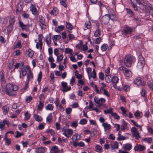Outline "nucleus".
<instances>
[{
    "label": "nucleus",
    "instance_id": "61",
    "mask_svg": "<svg viewBox=\"0 0 153 153\" xmlns=\"http://www.w3.org/2000/svg\"><path fill=\"white\" fill-rule=\"evenodd\" d=\"M113 109L112 108H110L106 110H104V112L105 114H110L111 115V113H112Z\"/></svg>",
    "mask_w": 153,
    "mask_h": 153
},
{
    "label": "nucleus",
    "instance_id": "43",
    "mask_svg": "<svg viewBox=\"0 0 153 153\" xmlns=\"http://www.w3.org/2000/svg\"><path fill=\"white\" fill-rule=\"evenodd\" d=\"M109 17V19H111L112 21H115L117 19L116 15L114 14H110L108 15Z\"/></svg>",
    "mask_w": 153,
    "mask_h": 153
},
{
    "label": "nucleus",
    "instance_id": "41",
    "mask_svg": "<svg viewBox=\"0 0 153 153\" xmlns=\"http://www.w3.org/2000/svg\"><path fill=\"white\" fill-rule=\"evenodd\" d=\"M65 53H69L70 55H72V54L73 53V51L72 49L69 48H66L65 49Z\"/></svg>",
    "mask_w": 153,
    "mask_h": 153
},
{
    "label": "nucleus",
    "instance_id": "15",
    "mask_svg": "<svg viewBox=\"0 0 153 153\" xmlns=\"http://www.w3.org/2000/svg\"><path fill=\"white\" fill-rule=\"evenodd\" d=\"M62 152L63 150L59 149L58 147L56 145L53 146L50 150V153H62Z\"/></svg>",
    "mask_w": 153,
    "mask_h": 153
},
{
    "label": "nucleus",
    "instance_id": "54",
    "mask_svg": "<svg viewBox=\"0 0 153 153\" xmlns=\"http://www.w3.org/2000/svg\"><path fill=\"white\" fill-rule=\"evenodd\" d=\"M28 56L30 58L33 56L34 55V52L33 51L29 48L28 51Z\"/></svg>",
    "mask_w": 153,
    "mask_h": 153
},
{
    "label": "nucleus",
    "instance_id": "50",
    "mask_svg": "<svg viewBox=\"0 0 153 153\" xmlns=\"http://www.w3.org/2000/svg\"><path fill=\"white\" fill-rule=\"evenodd\" d=\"M63 55L61 54L60 55L57 56L56 59V62H58L59 63H60V62L62 61L63 58Z\"/></svg>",
    "mask_w": 153,
    "mask_h": 153
},
{
    "label": "nucleus",
    "instance_id": "27",
    "mask_svg": "<svg viewBox=\"0 0 153 153\" xmlns=\"http://www.w3.org/2000/svg\"><path fill=\"white\" fill-rule=\"evenodd\" d=\"M53 121V118L52 113H51L49 114L46 118V122L47 124H49L52 122Z\"/></svg>",
    "mask_w": 153,
    "mask_h": 153
},
{
    "label": "nucleus",
    "instance_id": "31",
    "mask_svg": "<svg viewBox=\"0 0 153 153\" xmlns=\"http://www.w3.org/2000/svg\"><path fill=\"white\" fill-rule=\"evenodd\" d=\"M89 79L90 80L91 77L94 79H95L97 78L96 72L94 69H93L92 73H91L88 76Z\"/></svg>",
    "mask_w": 153,
    "mask_h": 153
},
{
    "label": "nucleus",
    "instance_id": "2",
    "mask_svg": "<svg viewBox=\"0 0 153 153\" xmlns=\"http://www.w3.org/2000/svg\"><path fill=\"white\" fill-rule=\"evenodd\" d=\"M18 89V87L16 85L12 83H7L5 87L6 94L9 96H13L16 95V91Z\"/></svg>",
    "mask_w": 153,
    "mask_h": 153
},
{
    "label": "nucleus",
    "instance_id": "17",
    "mask_svg": "<svg viewBox=\"0 0 153 153\" xmlns=\"http://www.w3.org/2000/svg\"><path fill=\"white\" fill-rule=\"evenodd\" d=\"M46 150L47 148L43 147L37 148L35 149V152L36 153H45Z\"/></svg>",
    "mask_w": 153,
    "mask_h": 153
},
{
    "label": "nucleus",
    "instance_id": "12",
    "mask_svg": "<svg viewBox=\"0 0 153 153\" xmlns=\"http://www.w3.org/2000/svg\"><path fill=\"white\" fill-rule=\"evenodd\" d=\"M131 132L133 136L135 137L137 139H138L140 138L139 132L136 128L132 127L131 129Z\"/></svg>",
    "mask_w": 153,
    "mask_h": 153
},
{
    "label": "nucleus",
    "instance_id": "25",
    "mask_svg": "<svg viewBox=\"0 0 153 153\" xmlns=\"http://www.w3.org/2000/svg\"><path fill=\"white\" fill-rule=\"evenodd\" d=\"M47 45L50 47L51 44V37L49 35H46L44 39Z\"/></svg>",
    "mask_w": 153,
    "mask_h": 153
},
{
    "label": "nucleus",
    "instance_id": "58",
    "mask_svg": "<svg viewBox=\"0 0 153 153\" xmlns=\"http://www.w3.org/2000/svg\"><path fill=\"white\" fill-rule=\"evenodd\" d=\"M152 140V137H146L143 139V140L145 142H147L149 143H150Z\"/></svg>",
    "mask_w": 153,
    "mask_h": 153
},
{
    "label": "nucleus",
    "instance_id": "16",
    "mask_svg": "<svg viewBox=\"0 0 153 153\" xmlns=\"http://www.w3.org/2000/svg\"><path fill=\"white\" fill-rule=\"evenodd\" d=\"M95 102L97 104L100 105H101L102 104L105 102V99L103 98H99L98 97H95L94 98Z\"/></svg>",
    "mask_w": 153,
    "mask_h": 153
},
{
    "label": "nucleus",
    "instance_id": "18",
    "mask_svg": "<svg viewBox=\"0 0 153 153\" xmlns=\"http://www.w3.org/2000/svg\"><path fill=\"white\" fill-rule=\"evenodd\" d=\"M119 79L116 76H113L112 77L111 82L112 83L114 87L116 88L117 87L116 84L118 82Z\"/></svg>",
    "mask_w": 153,
    "mask_h": 153
},
{
    "label": "nucleus",
    "instance_id": "14",
    "mask_svg": "<svg viewBox=\"0 0 153 153\" xmlns=\"http://www.w3.org/2000/svg\"><path fill=\"white\" fill-rule=\"evenodd\" d=\"M42 39L43 36L42 34H39L38 36L39 42L36 43V48L38 49L40 47V49L42 48Z\"/></svg>",
    "mask_w": 153,
    "mask_h": 153
},
{
    "label": "nucleus",
    "instance_id": "49",
    "mask_svg": "<svg viewBox=\"0 0 153 153\" xmlns=\"http://www.w3.org/2000/svg\"><path fill=\"white\" fill-rule=\"evenodd\" d=\"M120 131L118 133V137L117 138V140L119 141H120L121 140H123L126 139V138L125 136H123L122 135H121L120 132Z\"/></svg>",
    "mask_w": 153,
    "mask_h": 153
},
{
    "label": "nucleus",
    "instance_id": "4",
    "mask_svg": "<svg viewBox=\"0 0 153 153\" xmlns=\"http://www.w3.org/2000/svg\"><path fill=\"white\" fill-rule=\"evenodd\" d=\"M134 29L133 27L126 26L125 27L122 31V35L125 37H128L132 35Z\"/></svg>",
    "mask_w": 153,
    "mask_h": 153
},
{
    "label": "nucleus",
    "instance_id": "24",
    "mask_svg": "<svg viewBox=\"0 0 153 153\" xmlns=\"http://www.w3.org/2000/svg\"><path fill=\"white\" fill-rule=\"evenodd\" d=\"M33 74L32 72V71L31 70L27 74V78L26 81L29 82L30 80L33 79Z\"/></svg>",
    "mask_w": 153,
    "mask_h": 153
},
{
    "label": "nucleus",
    "instance_id": "37",
    "mask_svg": "<svg viewBox=\"0 0 153 153\" xmlns=\"http://www.w3.org/2000/svg\"><path fill=\"white\" fill-rule=\"evenodd\" d=\"M58 13V10L57 8H54L51 11L50 13L53 16H56Z\"/></svg>",
    "mask_w": 153,
    "mask_h": 153
},
{
    "label": "nucleus",
    "instance_id": "33",
    "mask_svg": "<svg viewBox=\"0 0 153 153\" xmlns=\"http://www.w3.org/2000/svg\"><path fill=\"white\" fill-rule=\"evenodd\" d=\"M111 148L113 149H117L118 148V143L117 141L114 142L111 144Z\"/></svg>",
    "mask_w": 153,
    "mask_h": 153
},
{
    "label": "nucleus",
    "instance_id": "46",
    "mask_svg": "<svg viewBox=\"0 0 153 153\" xmlns=\"http://www.w3.org/2000/svg\"><path fill=\"white\" fill-rule=\"evenodd\" d=\"M53 108V105L51 104H49L45 106V109L46 110L52 111Z\"/></svg>",
    "mask_w": 153,
    "mask_h": 153
},
{
    "label": "nucleus",
    "instance_id": "45",
    "mask_svg": "<svg viewBox=\"0 0 153 153\" xmlns=\"http://www.w3.org/2000/svg\"><path fill=\"white\" fill-rule=\"evenodd\" d=\"M126 10L127 12V15L130 17H132L134 15L133 11L130 9L126 8Z\"/></svg>",
    "mask_w": 153,
    "mask_h": 153
},
{
    "label": "nucleus",
    "instance_id": "20",
    "mask_svg": "<svg viewBox=\"0 0 153 153\" xmlns=\"http://www.w3.org/2000/svg\"><path fill=\"white\" fill-rule=\"evenodd\" d=\"M109 17L108 14H106L102 18V22L105 25L107 24L109 22Z\"/></svg>",
    "mask_w": 153,
    "mask_h": 153
},
{
    "label": "nucleus",
    "instance_id": "57",
    "mask_svg": "<svg viewBox=\"0 0 153 153\" xmlns=\"http://www.w3.org/2000/svg\"><path fill=\"white\" fill-rule=\"evenodd\" d=\"M100 33L101 31L98 27V28L95 32L94 36L96 37H97L100 36Z\"/></svg>",
    "mask_w": 153,
    "mask_h": 153
},
{
    "label": "nucleus",
    "instance_id": "42",
    "mask_svg": "<svg viewBox=\"0 0 153 153\" xmlns=\"http://www.w3.org/2000/svg\"><path fill=\"white\" fill-rule=\"evenodd\" d=\"M95 151L98 152H101L102 151V148L101 146L97 145L95 147Z\"/></svg>",
    "mask_w": 153,
    "mask_h": 153
},
{
    "label": "nucleus",
    "instance_id": "32",
    "mask_svg": "<svg viewBox=\"0 0 153 153\" xmlns=\"http://www.w3.org/2000/svg\"><path fill=\"white\" fill-rule=\"evenodd\" d=\"M33 118L36 121L38 122H41L43 120L41 116L36 114H34L33 115Z\"/></svg>",
    "mask_w": 153,
    "mask_h": 153
},
{
    "label": "nucleus",
    "instance_id": "23",
    "mask_svg": "<svg viewBox=\"0 0 153 153\" xmlns=\"http://www.w3.org/2000/svg\"><path fill=\"white\" fill-rule=\"evenodd\" d=\"M66 27L68 29V32L71 33L72 32L71 30L73 29V26L72 24L68 22H66Z\"/></svg>",
    "mask_w": 153,
    "mask_h": 153
},
{
    "label": "nucleus",
    "instance_id": "40",
    "mask_svg": "<svg viewBox=\"0 0 153 153\" xmlns=\"http://www.w3.org/2000/svg\"><path fill=\"white\" fill-rule=\"evenodd\" d=\"M3 113L4 114H7L9 110V108L8 105H5L2 107Z\"/></svg>",
    "mask_w": 153,
    "mask_h": 153
},
{
    "label": "nucleus",
    "instance_id": "39",
    "mask_svg": "<svg viewBox=\"0 0 153 153\" xmlns=\"http://www.w3.org/2000/svg\"><path fill=\"white\" fill-rule=\"evenodd\" d=\"M141 94L142 97H144L146 99L145 100H147V95L146 94V91L145 89L142 88L141 91Z\"/></svg>",
    "mask_w": 153,
    "mask_h": 153
},
{
    "label": "nucleus",
    "instance_id": "5",
    "mask_svg": "<svg viewBox=\"0 0 153 153\" xmlns=\"http://www.w3.org/2000/svg\"><path fill=\"white\" fill-rule=\"evenodd\" d=\"M135 58L131 55H126L124 59V64L127 67H130Z\"/></svg>",
    "mask_w": 153,
    "mask_h": 153
},
{
    "label": "nucleus",
    "instance_id": "22",
    "mask_svg": "<svg viewBox=\"0 0 153 153\" xmlns=\"http://www.w3.org/2000/svg\"><path fill=\"white\" fill-rule=\"evenodd\" d=\"M9 124V122L7 121L6 120L4 119L2 122L0 123V129L1 130H3L4 129L5 125H8Z\"/></svg>",
    "mask_w": 153,
    "mask_h": 153
},
{
    "label": "nucleus",
    "instance_id": "13",
    "mask_svg": "<svg viewBox=\"0 0 153 153\" xmlns=\"http://www.w3.org/2000/svg\"><path fill=\"white\" fill-rule=\"evenodd\" d=\"M62 85V91L64 92H67L71 90V88L70 86L67 85V83L66 82H61Z\"/></svg>",
    "mask_w": 153,
    "mask_h": 153
},
{
    "label": "nucleus",
    "instance_id": "60",
    "mask_svg": "<svg viewBox=\"0 0 153 153\" xmlns=\"http://www.w3.org/2000/svg\"><path fill=\"white\" fill-rule=\"evenodd\" d=\"M69 57L70 60L72 62H77V60L76 59L75 56L73 55V53L72 54V55H71Z\"/></svg>",
    "mask_w": 153,
    "mask_h": 153
},
{
    "label": "nucleus",
    "instance_id": "26",
    "mask_svg": "<svg viewBox=\"0 0 153 153\" xmlns=\"http://www.w3.org/2000/svg\"><path fill=\"white\" fill-rule=\"evenodd\" d=\"M102 125L103 126L104 130L105 131L110 129L111 128V125L108 124L107 122L102 123Z\"/></svg>",
    "mask_w": 153,
    "mask_h": 153
},
{
    "label": "nucleus",
    "instance_id": "11",
    "mask_svg": "<svg viewBox=\"0 0 153 153\" xmlns=\"http://www.w3.org/2000/svg\"><path fill=\"white\" fill-rule=\"evenodd\" d=\"M134 83L137 86L142 85V86H144L146 85V83L144 82H142V80L139 77H137L134 79Z\"/></svg>",
    "mask_w": 153,
    "mask_h": 153
},
{
    "label": "nucleus",
    "instance_id": "7",
    "mask_svg": "<svg viewBox=\"0 0 153 153\" xmlns=\"http://www.w3.org/2000/svg\"><path fill=\"white\" fill-rule=\"evenodd\" d=\"M145 64V62L144 58L141 55H139L138 56V62L137 65V68L139 69H142Z\"/></svg>",
    "mask_w": 153,
    "mask_h": 153
},
{
    "label": "nucleus",
    "instance_id": "64",
    "mask_svg": "<svg viewBox=\"0 0 153 153\" xmlns=\"http://www.w3.org/2000/svg\"><path fill=\"white\" fill-rule=\"evenodd\" d=\"M13 26L11 25H9L7 27V30L8 33H10L11 31L13 29Z\"/></svg>",
    "mask_w": 153,
    "mask_h": 153
},
{
    "label": "nucleus",
    "instance_id": "36",
    "mask_svg": "<svg viewBox=\"0 0 153 153\" xmlns=\"http://www.w3.org/2000/svg\"><path fill=\"white\" fill-rule=\"evenodd\" d=\"M134 115L137 119H140L142 117V113L138 111H137L135 112Z\"/></svg>",
    "mask_w": 153,
    "mask_h": 153
},
{
    "label": "nucleus",
    "instance_id": "6",
    "mask_svg": "<svg viewBox=\"0 0 153 153\" xmlns=\"http://www.w3.org/2000/svg\"><path fill=\"white\" fill-rule=\"evenodd\" d=\"M31 70L30 67L28 65H26L25 67H20L19 70L20 73V78L21 77V75L24 76L26 75L27 71L29 72Z\"/></svg>",
    "mask_w": 153,
    "mask_h": 153
},
{
    "label": "nucleus",
    "instance_id": "34",
    "mask_svg": "<svg viewBox=\"0 0 153 153\" xmlns=\"http://www.w3.org/2000/svg\"><path fill=\"white\" fill-rule=\"evenodd\" d=\"M112 78L110 74H105V79L106 82L108 83H111Z\"/></svg>",
    "mask_w": 153,
    "mask_h": 153
},
{
    "label": "nucleus",
    "instance_id": "53",
    "mask_svg": "<svg viewBox=\"0 0 153 153\" xmlns=\"http://www.w3.org/2000/svg\"><path fill=\"white\" fill-rule=\"evenodd\" d=\"M108 48V45L106 44H104L101 46V49L102 51H105L107 50Z\"/></svg>",
    "mask_w": 153,
    "mask_h": 153
},
{
    "label": "nucleus",
    "instance_id": "62",
    "mask_svg": "<svg viewBox=\"0 0 153 153\" xmlns=\"http://www.w3.org/2000/svg\"><path fill=\"white\" fill-rule=\"evenodd\" d=\"M15 22V17H10L9 19V25H11L13 26Z\"/></svg>",
    "mask_w": 153,
    "mask_h": 153
},
{
    "label": "nucleus",
    "instance_id": "44",
    "mask_svg": "<svg viewBox=\"0 0 153 153\" xmlns=\"http://www.w3.org/2000/svg\"><path fill=\"white\" fill-rule=\"evenodd\" d=\"M127 128V123L125 122L124 121L122 124V125L121 127V129L122 131H124Z\"/></svg>",
    "mask_w": 153,
    "mask_h": 153
},
{
    "label": "nucleus",
    "instance_id": "63",
    "mask_svg": "<svg viewBox=\"0 0 153 153\" xmlns=\"http://www.w3.org/2000/svg\"><path fill=\"white\" fill-rule=\"evenodd\" d=\"M45 125L46 124L44 123H40L38 126V129L40 130L43 129L44 128Z\"/></svg>",
    "mask_w": 153,
    "mask_h": 153
},
{
    "label": "nucleus",
    "instance_id": "35",
    "mask_svg": "<svg viewBox=\"0 0 153 153\" xmlns=\"http://www.w3.org/2000/svg\"><path fill=\"white\" fill-rule=\"evenodd\" d=\"M39 103L38 104L37 107V109L39 111H40L42 110V108L44 105V102H43L41 101H39Z\"/></svg>",
    "mask_w": 153,
    "mask_h": 153
},
{
    "label": "nucleus",
    "instance_id": "56",
    "mask_svg": "<svg viewBox=\"0 0 153 153\" xmlns=\"http://www.w3.org/2000/svg\"><path fill=\"white\" fill-rule=\"evenodd\" d=\"M111 115L115 119L118 120L120 119V116L118 115L116 113H111Z\"/></svg>",
    "mask_w": 153,
    "mask_h": 153
},
{
    "label": "nucleus",
    "instance_id": "1",
    "mask_svg": "<svg viewBox=\"0 0 153 153\" xmlns=\"http://www.w3.org/2000/svg\"><path fill=\"white\" fill-rule=\"evenodd\" d=\"M137 3L139 4L140 9L142 10V12L149 13L150 11L153 10L152 7L147 1L143 0H135Z\"/></svg>",
    "mask_w": 153,
    "mask_h": 153
},
{
    "label": "nucleus",
    "instance_id": "59",
    "mask_svg": "<svg viewBox=\"0 0 153 153\" xmlns=\"http://www.w3.org/2000/svg\"><path fill=\"white\" fill-rule=\"evenodd\" d=\"M123 90L126 91H128L130 89V86L127 85H123Z\"/></svg>",
    "mask_w": 153,
    "mask_h": 153
},
{
    "label": "nucleus",
    "instance_id": "51",
    "mask_svg": "<svg viewBox=\"0 0 153 153\" xmlns=\"http://www.w3.org/2000/svg\"><path fill=\"white\" fill-rule=\"evenodd\" d=\"M22 16L24 19H28L30 18V14L24 11L22 14Z\"/></svg>",
    "mask_w": 153,
    "mask_h": 153
},
{
    "label": "nucleus",
    "instance_id": "3",
    "mask_svg": "<svg viewBox=\"0 0 153 153\" xmlns=\"http://www.w3.org/2000/svg\"><path fill=\"white\" fill-rule=\"evenodd\" d=\"M29 9L33 15L35 16L39 15V8L37 3L34 2L31 3L29 7Z\"/></svg>",
    "mask_w": 153,
    "mask_h": 153
},
{
    "label": "nucleus",
    "instance_id": "9",
    "mask_svg": "<svg viewBox=\"0 0 153 153\" xmlns=\"http://www.w3.org/2000/svg\"><path fill=\"white\" fill-rule=\"evenodd\" d=\"M144 79L147 81L149 88L152 90L153 89V80L151 75L149 74L146 75L144 78Z\"/></svg>",
    "mask_w": 153,
    "mask_h": 153
},
{
    "label": "nucleus",
    "instance_id": "8",
    "mask_svg": "<svg viewBox=\"0 0 153 153\" xmlns=\"http://www.w3.org/2000/svg\"><path fill=\"white\" fill-rule=\"evenodd\" d=\"M119 69L120 71H122L124 75L127 77H131L132 76V73L131 71L123 66L120 67Z\"/></svg>",
    "mask_w": 153,
    "mask_h": 153
},
{
    "label": "nucleus",
    "instance_id": "47",
    "mask_svg": "<svg viewBox=\"0 0 153 153\" xmlns=\"http://www.w3.org/2000/svg\"><path fill=\"white\" fill-rule=\"evenodd\" d=\"M4 139L6 143L8 145L11 143V141L10 139L7 138L6 135H5Z\"/></svg>",
    "mask_w": 153,
    "mask_h": 153
},
{
    "label": "nucleus",
    "instance_id": "19",
    "mask_svg": "<svg viewBox=\"0 0 153 153\" xmlns=\"http://www.w3.org/2000/svg\"><path fill=\"white\" fill-rule=\"evenodd\" d=\"M19 26L22 28L23 30H28L30 26L29 25H25L22 22L19 21Z\"/></svg>",
    "mask_w": 153,
    "mask_h": 153
},
{
    "label": "nucleus",
    "instance_id": "55",
    "mask_svg": "<svg viewBox=\"0 0 153 153\" xmlns=\"http://www.w3.org/2000/svg\"><path fill=\"white\" fill-rule=\"evenodd\" d=\"M85 25L87 29H89L91 28V23L89 21H86L85 23Z\"/></svg>",
    "mask_w": 153,
    "mask_h": 153
},
{
    "label": "nucleus",
    "instance_id": "21",
    "mask_svg": "<svg viewBox=\"0 0 153 153\" xmlns=\"http://www.w3.org/2000/svg\"><path fill=\"white\" fill-rule=\"evenodd\" d=\"M145 148V146L138 144L136 145L134 147V149L135 151H143Z\"/></svg>",
    "mask_w": 153,
    "mask_h": 153
},
{
    "label": "nucleus",
    "instance_id": "52",
    "mask_svg": "<svg viewBox=\"0 0 153 153\" xmlns=\"http://www.w3.org/2000/svg\"><path fill=\"white\" fill-rule=\"evenodd\" d=\"M61 38V36L59 35H54L52 38V40L57 41V40L60 39Z\"/></svg>",
    "mask_w": 153,
    "mask_h": 153
},
{
    "label": "nucleus",
    "instance_id": "28",
    "mask_svg": "<svg viewBox=\"0 0 153 153\" xmlns=\"http://www.w3.org/2000/svg\"><path fill=\"white\" fill-rule=\"evenodd\" d=\"M65 27L64 26L61 25L56 27L54 29L55 31L57 33H60L62 31Z\"/></svg>",
    "mask_w": 153,
    "mask_h": 153
},
{
    "label": "nucleus",
    "instance_id": "48",
    "mask_svg": "<svg viewBox=\"0 0 153 153\" xmlns=\"http://www.w3.org/2000/svg\"><path fill=\"white\" fill-rule=\"evenodd\" d=\"M46 132L48 134H51L53 136L55 134L54 131L52 129H48L46 130Z\"/></svg>",
    "mask_w": 153,
    "mask_h": 153
},
{
    "label": "nucleus",
    "instance_id": "30",
    "mask_svg": "<svg viewBox=\"0 0 153 153\" xmlns=\"http://www.w3.org/2000/svg\"><path fill=\"white\" fill-rule=\"evenodd\" d=\"M81 137V136L77 133L74 134L72 137V139L74 142H76L79 140Z\"/></svg>",
    "mask_w": 153,
    "mask_h": 153
},
{
    "label": "nucleus",
    "instance_id": "10",
    "mask_svg": "<svg viewBox=\"0 0 153 153\" xmlns=\"http://www.w3.org/2000/svg\"><path fill=\"white\" fill-rule=\"evenodd\" d=\"M39 25L42 30L45 29L46 28L44 18L41 15H39Z\"/></svg>",
    "mask_w": 153,
    "mask_h": 153
},
{
    "label": "nucleus",
    "instance_id": "29",
    "mask_svg": "<svg viewBox=\"0 0 153 153\" xmlns=\"http://www.w3.org/2000/svg\"><path fill=\"white\" fill-rule=\"evenodd\" d=\"M123 148L126 150H130L132 148V145L130 143L123 145Z\"/></svg>",
    "mask_w": 153,
    "mask_h": 153
},
{
    "label": "nucleus",
    "instance_id": "38",
    "mask_svg": "<svg viewBox=\"0 0 153 153\" xmlns=\"http://www.w3.org/2000/svg\"><path fill=\"white\" fill-rule=\"evenodd\" d=\"M24 120H27L30 118L31 115L29 113L28 111H27L25 112L24 114Z\"/></svg>",
    "mask_w": 153,
    "mask_h": 153
}]
</instances>
